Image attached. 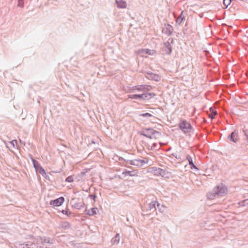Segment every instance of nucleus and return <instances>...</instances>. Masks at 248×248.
<instances>
[{"instance_id": "f257e3e1", "label": "nucleus", "mask_w": 248, "mask_h": 248, "mask_svg": "<svg viewBox=\"0 0 248 248\" xmlns=\"http://www.w3.org/2000/svg\"><path fill=\"white\" fill-rule=\"evenodd\" d=\"M154 116L150 113L145 112L144 111H140V124L145 125L149 124L151 122V118Z\"/></svg>"}, {"instance_id": "f03ea898", "label": "nucleus", "mask_w": 248, "mask_h": 248, "mask_svg": "<svg viewBox=\"0 0 248 248\" xmlns=\"http://www.w3.org/2000/svg\"><path fill=\"white\" fill-rule=\"evenodd\" d=\"M215 192L217 195L222 197L226 195L228 192L227 187L222 183L217 186L215 187Z\"/></svg>"}, {"instance_id": "7ed1b4c3", "label": "nucleus", "mask_w": 248, "mask_h": 248, "mask_svg": "<svg viewBox=\"0 0 248 248\" xmlns=\"http://www.w3.org/2000/svg\"><path fill=\"white\" fill-rule=\"evenodd\" d=\"M179 127L185 133L189 132L192 129L191 124L186 120L183 121L179 124Z\"/></svg>"}, {"instance_id": "20e7f679", "label": "nucleus", "mask_w": 248, "mask_h": 248, "mask_svg": "<svg viewBox=\"0 0 248 248\" xmlns=\"http://www.w3.org/2000/svg\"><path fill=\"white\" fill-rule=\"evenodd\" d=\"M20 246L22 248H51L49 247L45 246V245L39 247L37 246V244H35L34 242L31 241L21 244Z\"/></svg>"}, {"instance_id": "39448f33", "label": "nucleus", "mask_w": 248, "mask_h": 248, "mask_svg": "<svg viewBox=\"0 0 248 248\" xmlns=\"http://www.w3.org/2000/svg\"><path fill=\"white\" fill-rule=\"evenodd\" d=\"M173 42V39L172 38H170L166 42L164 43V49L167 55H170L171 53L172 46L171 44H172Z\"/></svg>"}, {"instance_id": "423d86ee", "label": "nucleus", "mask_w": 248, "mask_h": 248, "mask_svg": "<svg viewBox=\"0 0 248 248\" xmlns=\"http://www.w3.org/2000/svg\"><path fill=\"white\" fill-rule=\"evenodd\" d=\"M33 167L36 171L39 172L43 176L46 175L45 169L40 165V163L34 159H32Z\"/></svg>"}, {"instance_id": "0eeeda50", "label": "nucleus", "mask_w": 248, "mask_h": 248, "mask_svg": "<svg viewBox=\"0 0 248 248\" xmlns=\"http://www.w3.org/2000/svg\"><path fill=\"white\" fill-rule=\"evenodd\" d=\"M158 134L159 132L155 130H154L153 129H147L145 131H143L142 132H140V135H142L144 137H146L150 139H152L154 137V135L155 134Z\"/></svg>"}, {"instance_id": "6e6552de", "label": "nucleus", "mask_w": 248, "mask_h": 248, "mask_svg": "<svg viewBox=\"0 0 248 248\" xmlns=\"http://www.w3.org/2000/svg\"><path fill=\"white\" fill-rule=\"evenodd\" d=\"M157 203V206H159V204L156 201H152L151 202L144 205V206L142 207V210L143 212L145 209L147 211H155L156 210V203Z\"/></svg>"}, {"instance_id": "1a4fd4ad", "label": "nucleus", "mask_w": 248, "mask_h": 248, "mask_svg": "<svg viewBox=\"0 0 248 248\" xmlns=\"http://www.w3.org/2000/svg\"><path fill=\"white\" fill-rule=\"evenodd\" d=\"M162 31L167 36H170L173 31V28L169 24H165Z\"/></svg>"}, {"instance_id": "9d476101", "label": "nucleus", "mask_w": 248, "mask_h": 248, "mask_svg": "<svg viewBox=\"0 0 248 248\" xmlns=\"http://www.w3.org/2000/svg\"><path fill=\"white\" fill-rule=\"evenodd\" d=\"M140 73H145L146 75V78L148 79H151L155 81H159L160 80V77L157 74L152 72L149 73L144 71H140Z\"/></svg>"}, {"instance_id": "9b49d317", "label": "nucleus", "mask_w": 248, "mask_h": 248, "mask_svg": "<svg viewBox=\"0 0 248 248\" xmlns=\"http://www.w3.org/2000/svg\"><path fill=\"white\" fill-rule=\"evenodd\" d=\"M156 95L154 93L143 92L140 93V100H149Z\"/></svg>"}, {"instance_id": "f8f14e48", "label": "nucleus", "mask_w": 248, "mask_h": 248, "mask_svg": "<svg viewBox=\"0 0 248 248\" xmlns=\"http://www.w3.org/2000/svg\"><path fill=\"white\" fill-rule=\"evenodd\" d=\"M228 139L232 142H237L239 140L238 132L237 130H234L228 136Z\"/></svg>"}, {"instance_id": "ddd939ff", "label": "nucleus", "mask_w": 248, "mask_h": 248, "mask_svg": "<svg viewBox=\"0 0 248 248\" xmlns=\"http://www.w3.org/2000/svg\"><path fill=\"white\" fill-rule=\"evenodd\" d=\"M64 202V197H60L59 198H57L54 200L51 201L50 204L53 205L54 206H60L62 205Z\"/></svg>"}, {"instance_id": "4468645a", "label": "nucleus", "mask_w": 248, "mask_h": 248, "mask_svg": "<svg viewBox=\"0 0 248 248\" xmlns=\"http://www.w3.org/2000/svg\"><path fill=\"white\" fill-rule=\"evenodd\" d=\"M152 165V161L147 158H144L140 159V167L145 166V167L148 168V166Z\"/></svg>"}, {"instance_id": "2eb2a0df", "label": "nucleus", "mask_w": 248, "mask_h": 248, "mask_svg": "<svg viewBox=\"0 0 248 248\" xmlns=\"http://www.w3.org/2000/svg\"><path fill=\"white\" fill-rule=\"evenodd\" d=\"M71 227L70 224L66 221L61 222L60 224L59 228L63 230H66L69 229Z\"/></svg>"}, {"instance_id": "dca6fc26", "label": "nucleus", "mask_w": 248, "mask_h": 248, "mask_svg": "<svg viewBox=\"0 0 248 248\" xmlns=\"http://www.w3.org/2000/svg\"><path fill=\"white\" fill-rule=\"evenodd\" d=\"M186 158L188 160L191 169H198L197 167L194 164L192 157L190 155H187L186 156Z\"/></svg>"}, {"instance_id": "f3484780", "label": "nucleus", "mask_w": 248, "mask_h": 248, "mask_svg": "<svg viewBox=\"0 0 248 248\" xmlns=\"http://www.w3.org/2000/svg\"><path fill=\"white\" fill-rule=\"evenodd\" d=\"M120 236L119 233H117L115 235V236L113 237L111 240V243L112 245H117L120 242Z\"/></svg>"}, {"instance_id": "a211bd4d", "label": "nucleus", "mask_w": 248, "mask_h": 248, "mask_svg": "<svg viewBox=\"0 0 248 248\" xmlns=\"http://www.w3.org/2000/svg\"><path fill=\"white\" fill-rule=\"evenodd\" d=\"M116 3H117V7L119 8H124L126 7V3L124 0H116Z\"/></svg>"}, {"instance_id": "6ab92c4d", "label": "nucleus", "mask_w": 248, "mask_h": 248, "mask_svg": "<svg viewBox=\"0 0 248 248\" xmlns=\"http://www.w3.org/2000/svg\"><path fill=\"white\" fill-rule=\"evenodd\" d=\"M183 11L181 12L180 15L176 18V22L179 25H180L183 21L185 19V17L183 16Z\"/></svg>"}, {"instance_id": "aec40b11", "label": "nucleus", "mask_w": 248, "mask_h": 248, "mask_svg": "<svg viewBox=\"0 0 248 248\" xmlns=\"http://www.w3.org/2000/svg\"><path fill=\"white\" fill-rule=\"evenodd\" d=\"M215 192V189L214 188L212 191L209 192L207 193V198L210 200L214 199L216 197V196L217 195V194Z\"/></svg>"}, {"instance_id": "412c9836", "label": "nucleus", "mask_w": 248, "mask_h": 248, "mask_svg": "<svg viewBox=\"0 0 248 248\" xmlns=\"http://www.w3.org/2000/svg\"><path fill=\"white\" fill-rule=\"evenodd\" d=\"M84 203L82 202H75L73 204V207L77 209H81L84 207Z\"/></svg>"}, {"instance_id": "4be33fe9", "label": "nucleus", "mask_w": 248, "mask_h": 248, "mask_svg": "<svg viewBox=\"0 0 248 248\" xmlns=\"http://www.w3.org/2000/svg\"><path fill=\"white\" fill-rule=\"evenodd\" d=\"M97 208H92L88 210L87 214L89 215V216H93L97 214Z\"/></svg>"}, {"instance_id": "5701e85b", "label": "nucleus", "mask_w": 248, "mask_h": 248, "mask_svg": "<svg viewBox=\"0 0 248 248\" xmlns=\"http://www.w3.org/2000/svg\"><path fill=\"white\" fill-rule=\"evenodd\" d=\"M152 89V87L150 85H140V92L142 90L150 91Z\"/></svg>"}, {"instance_id": "b1692460", "label": "nucleus", "mask_w": 248, "mask_h": 248, "mask_svg": "<svg viewBox=\"0 0 248 248\" xmlns=\"http://www.w3.org/2000/svg\"><path fill=\"white\" fill-rule=\"evenodd\" d=\"M140 54H147L149 55H152L153 54V50L149 49H140Z\"/></svg>"}, {"instance_id": "393cba45", "label": "nucleus", "mask_w": 248, "mask_h": 248, "mask_svg": "<svg viewBox=\"0 0 248 248\" xmlns=\"http://www.w3.org/2000/svg\"><path fill=\"white\" fill-rule=\"evenodd\" d=\"M34 241L35 244H37V246H38V245L40 244H43V237L38 236L35 238Z\"/></svg>"}, {"instance_id": "a878e982", "label": "nucleus", "mask_w": 248, "mask_h": 248, "mask_svg": "<svg viewBox=\"0 0 248 248\" xmlns=\"http://www.w3.org/2000/svg\"><path fill=\"white\" fill-rule=\"evenodd\" d=\"M210 111L211 112V114L209 115V117L211 119H213L215 118V116L217 114V112L216 111H214V109L212 108H210Z\"/></svg>"}, {"instance_id": "bb28decb", "label": "nucleus", "mask_w": 248, "mask_h": 248, "mask_svg": "<svg viewBox=\"0 0 248 248\" xmlns=\"http://www.w3.org/2000/svg\"><path fill=\"white\" fill-rule=\"evenodd\" d=\"M239 204L240 206H248V199L239 202Z\"/></svg>"}, {"instance_id": "cd10ccee", "label": "nucleus", "mask_w": 248, "mask_h": 248, "mask_svg": "<svg viewBox=\"0 0 248 248\" xmlns=\"http://www.w3.org/2000/svg\"><path fill=\"white\" fill-rule=\"evenodd\" d=\"M154 170V168H148L146 170H143L140 171V173H143V174H145L146 172H150L153 171Z\"/></svg>"}, {"instance_id": "c85d7f7f", "label": "nucleus", "mask_w": 248, "mask_h": 248, "mask_svg": "<svg viewBox=\"0 0 248 248\" xmlns=\"http://www.w3.org/2000/svg\"><path fill=\"white\" fill-rule=\"evenodd\" d=\"M128 96L129 98L136 99L140 98V94H130Z\"/></svg>"}, {"instance_id": "c756f323", "label": "nucleus", "mask_w": 248, "mask_h": 248, "mask_svg": "<svg viewBox=\"0 0 248 248\" xmlns=\"http://www.w3.org/2000/svg\"><path fill=\"white\" fill-rule=\"evenodd\" d=\"M17 6L21 8H23L24 6V0H18Z\"/></svg>"}, {"instance_id": "7c9ffc66", "label": "nucleus", "mask_w": 248, "mask_h": 248, "mask_svg": "<svg viewBox=\"0 0 248 248\" xmlns=\"http://www.w3.org/2000/svg\"><path fill=\"white\" fill-rule=\"evenodd\" d=\"M232 0H223V4L227 7L231 3Z\"/></svg>"}, {"instance_id": "2f4dec72", "label": "nucleus", "mask_w": 248, "mask_h": 248, "mask_svg": "<svg viewBox=\"0 0 248 248\" xmlns=\"http://www.w3.org/2000/svg\"><path fill=\"white\" fill-rule=\"evenodd\" d=\"M65 181L69 183L72 182L74 181V178L73 176H69L66 178Z\"/></svg>"}, {"instance_id": "473e14b6", "label": "nucleus", "mask_w": 248, "mask_h": 248, "mask_svg": "<svg viewBox=\"0 0 248 248\" xmlns=\"http://www.w3.org/2000/svg\"><path fill=\"white\" fill-rule=\"evenodd\" d=\"M46 243L49 244H52V242H50L48 238L43 237V244Z\"/></svg>"}, {"instance_id": "72a5a7b5", "label": "nucleus", "mask_w": 248, "mask_h": 248, "mask_svg": "<svg viewBox=\"0 0 248 248\" xmlns=\"http://www.w3.org/2000/svg\"><path fill=\"white\" fill-rule=\"evenodd\" d=\"M89 197L92 199L94 201H95L96 196L94 194H90L89 195Z\"/></svg>"}, {"instance_id": "f704fd0d", "label": "nucleus", "mask_w": 248, "mask_h": 248, "mask_svg": "<svg viewBox=\"0 0 248 248\" xmlns=\"http://www.w3.org/2000/svg\"><path fill=\"white\" fill-rule=\"evenodd\" d=\"M67 216L68 217H75V213L68 211V214L67 215Z\"/></svg>"}, {"instance_id": "c9c22d12", "label": "nucleus", "mask_w": 248, "mask_h": 248, "mask_svg": "<svg viewBox=\"0 0 248 248\" xmlns=\"http://www.w3.org/2000/svg\"><path fill=\"white\" fill-rule=\"evenodd\" d=\"M10 144L12 145L13 147H15V144H17V141L16 140H13L10 142Z\"/></svg>"}, {"instance_id": "e433bc0d", "label": "nucleus", "mask_w": 248, "mask_h": 248, "mask_svg": "<svg viewBox=\"0 0 248 248\" xmlns=\"http://www.w3.org/2000/svg\"><path fill=\"white\" fill-rule=\"evenodd\" d=\"M243 132L244 133L245 136L246 137V138H248V130H247V129H246V130L243 129Z\"/></svg>"}, {"instance_id": "4c0bfd02", "label": "nucleus", "mask_w": 248, "mask_h": 248, "mask_svg": "<svg viewBox=\"0 0 248 248\" xmlns=\"http://www.w3.org/2000/svg\"><path fill=\"white\" fill-rule=\"evenodd\" d=\"M242 148H243V150H245V152L248 153V146H242Z\"/></svg>"}, {"instance_id": "58836bf2", "label": "nucleus", "mask_w": 248, "mask_h": 248, "mask_svg": "<svg viewBox=\"0 0 248 248\" xmlns=\"http://www.w3.org/2000/svg\"><path fill=\"white\" fill-rule=\"evenodd\" d=\"M242 146H248V138H246V140H245L244 144Z\"/></svg>"}, {"instance_id": "ea45409f", "label": "nucleus", "mask_w": 248, "mask_h": 248, "mask_svg": "<svg viewBox=\"0 0 248 248\" xmlns=\"http://www.w3.org/2000/svg\"><path fill=\"white\" fill-rule=\"evenodd\" d=\"M62 213L67 216L68 214V210H62Z\"/></svg>"}, {"instance_id": "a19ab883", "label": "nucleus", "mask_w": 248, "mask_h": 248, "mask_svg": "<svg viewBox=\"0 0 248 248\" xmlns=\"http://www.w3.org/2000/svg\"><path fill=\"white\" fill-rule=\"evenodd\" d=\"M157 145V144L156 143H154L152 146V149H155Z\"/></svg>"}, {"instance_id": "79ce46f5", "label": "nucleus", "mask_w": 248, "mask_h": 248, "mask_svg": "<svg viewBox=\"0 0 248 248\" xmlns=\"http://www.w3.org/2000/svg\"><path fill=\"white\" fill-rule=\"evenodd\" d=\"M162 172H164V171H163V170L162 169H161L159 168V169H158V171H157V172H159L160 174H161V172H162Z\"/></svg>"}, {"instance_id": "37998d69", "label": "nucleus", "mask_w": 248, "mask_h": 248, "mask_svg": "<svg viewBox=\"0 0 248 248\" xmlns=\"http://www.w3.org/2000/svg\"><path fill=\"white\" fill-rule=\"evenodd\" d=\"M46 179H48L49 176L46 174V175H44V176Z\"/></svg>"}, {"instance_id": "c03bdc74", "label": "nucleus", "mask_w": 248, "mask_h": 248, "mask_svg": "<svg viewBox=\"0 0 248 248\" xmlns=\"http://www.w3.org/2000/svg\"><path fill=\"white\" fill-rule=\"evenodd\" d=\"M138 90H140V86L139 85H138L137 86H136L135 87Z\"/></svg>"}, {"instance_id": "a18cd8bd", "label": "nucleus", "mask_w": 248, "mask_h": 248, "mask_svg": "<svg viewBox=\"0 0 248 248\" xmlns=\"http://www.w3.org/2000/svg\"><path fill=\"white\" fill-rule=\"evenodd\" d=\"M139 51H140V50H137V51H136V53L138 54V53Z\"/></svg>"}, {"instance_id": "49530a36", "label": "nucleus", "mask_w": 248, "mask_h": 248, "mask_svg": "<svg viewBox=\"0 0 248 248\" xmlns=\"http://www.w3.org/2000/svg\"><path fill=\"white\" fill-rule=\"evenodd\" d=\"M128 90H129V92H131L130 90H132L131 88H130L129 89H128Z\"/></svg>"}]
</instances>
